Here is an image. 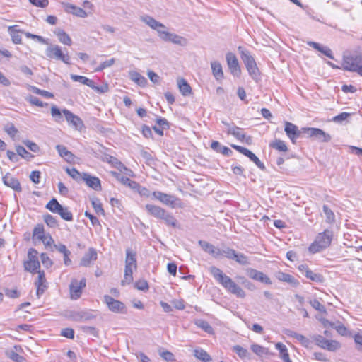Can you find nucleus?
<instances>
[{
  "label": "nucleus",
  "mask_w": 362,
  "mask_h": 362,
  "mask_svg": "<svg viewBox=\"0 0 362 362\" xmlns=\"http://www.w3.org/2000/svg\"><path fill=\"white\" fill-rule=\"evenodd\" d=\"M276 276L279 281L286 282L292 286L296 287L299 285V281L289 274L279 272Z\"/></svg>",
  "instance_id": "obj_27"
},
{
  "label": "nucleus",
  "mask_w": 362,
  "mask_h": 362,
  "mask_svg": "<svg viewBox=\"0 0 362 362\" xmlns=\"http://www.w3.org/2000/svg\"><path fill=\"white\" fill-rule=\"evenodd\" d=\"M44 221L49 227L55 228L57 226V221L55 217L50 214H46L44 216Z\"/></svg>",
  "instance_id": "obj_61"
},
{
  "label": "nucleus",
  "mask_w": 362,
  "mask_h": 362,
  "mask_svg": "<svg viewBox=\"0 0 362 362\" xmlns=\"http://www.w3.org/2000/svg\"><path fill=\"white\" fill-rule=\"evenodd\" d=\"M86 286V279L83 278L81 281L73 279L70 284L71 298L76 300L79 298L82 293V289Z\"/></svg>",
  "instance_id": "obj_14"
},
{
  "label": "nucleus",
  "mask_w": 362,
  "mask_h": 362,
  "mask_svg": "<svg viewBox=\"0 0 362 362\" xmlns=\"http://www.w3.org/2000/svg\"><path fill=\"white\" fill-rule=\"evenodd\" d=\"M226 58L230 73L234 76H239L241 70L236 56L233 53L228 52L226 54Z\"/></svg>",
  "instance_id": "obj_16"
},
{
  "label": "nucleus",
  "mask_w": 362,
  "mask_h": 362,
  "mask_svg": "<svg viewBox=\"0 0 362 362\" xmlns=\"http://www.w3.org/2000/svg\"><path fill=\"white\" fill-rule=\"evenodd\" d=\"M310 304L315 310L322 313H327V310L325 307L323 305H322L317 299H313L310 300Z\"/></svg>",
  "instance_id": "obj_58"
},
{
  "label": "nucleus",
  "mask_w": 362,
  "mask_h": 362,
  "mask_svg": "<svg viewBox=\"0 0 362 362\" xmlns=\"http://www.w3.org/2000/svg\"><path fill=\"white\" fill-rule=\"evenodd\" d=\"M164 41L170 42L175 45L180 46H186L187 45V40L186 38L170 32Z\"/></svg>",
  "instance_id": "obj_29"
},
{
  "label": "nucleus",
  "mask_w": 362,
  "mask_h": 362,
  "mask_svg": "<svg viewBox=\"0 0 362 362\" xmlns=\"http://www.w3.org/2000/svg\"><path fill=\"white\" fill-rule=\"evenodd\" d=\"M242 132V129L235 125L229 127V128L227 129V133L228 134L233 135L237 139H238V137H240V135L241 134Z\"/></svg>",
  "instance_id": "obj_62"
},
{
  "label": "nucleus",
  "mask_w": 362,
  "mask_h": 362,
  "mask_svg": "<svg viewBox=\"0 0 362 362\" xmlns=\"http://www.w3.org/2000/svg\"><path fill=\"white\" fill-rule=\"evenodd\" d=\"M129 78L140 86H145L147 83L146 78L136 71L129 72Z\"/></svg>",
  "instance_id": "obj_39"
},
{
  "label": "nucleus",
  "mask_w": 362,
  "mask_h": 362,
  "mask_svg": "<svg viewBox=\"0 0 362 362\" xmlns=\"http://www.w3.org/2000/svg\"><path fill=\"white\" fill-rule=\"evenodd\" d=\"M3 182L7 187H11L14 191L21 192L22 188L21 183L18 180L14 177H12L10 173H7L2 178Z\"/></svg>",
  "instance_id": "obj_23"
},
{
  "label": "nucleus",
  "mask_w": 362,
  "mask_h": 362,
  "mask_svg": "<svg viewBox=\"0 0 362 362\" xmlns=\"http://www.w3.org/2000/svg\"><path fill=\"white\" fill-rule=\"evenodd\" d=\"M250 349L256 355L259 357L267 355L269 354L268 349L257 344H252L250 346Z\"/></svg>",
  "instance_id": "obj_43"
},
{
  "label": "nucleus",
  "mask_w": 362,
  "mask_h": 362,
  "mask_svg": "<svg viewBox=\"0 0 362 362\" xmlns=\"http://www.w3.org/2000/svg\"><path fill=\"white\" fill-rule=\"evenodd\" d=\"M92 206L95 210V211L98 214H101L105 216V211L103 208L102 204L100 203L98 199H95L91 201Z\"/></svg>",
  "instance_id": "obj_57"
},
{
  "label": "nucleus",
  "mask_w": 362,
  "mask_h": 362,
  "mask_svg": "<svg viewBox=\"0 0 362 362\" xmlns=\"http://www.w3.org/2000/svg\"><path fill=\"white\" fill-rule=\"evenodd\" d=\"M322 210L325 215L326 222L328 223H333L335 221V215L332 210H331L327 205H323Z\"/></svg>",
  "instance_id": "obj_46"
},
{
  "label": "nucleus",
  "mask_w": 362,
  "mask_h": 362,
  "mask_svg": "<svg viewBox=\"0 0 362 362\" xmlns=\"http://www.w3.org/2000/svg\"><path fill=\"white\" fill-rule=\"evenodd\" d=\"M195 324L197 325V327H199V328H201L202 329H203L204 331L209 334L212 333L214 331L212 327L206 320H198L196 321Z\"/></svg>",
  "instance_id": "obj_50"
},
{
  "label": "nucleus",
  "mask_w": 362,
  "mask_h": 362,
  "mask_svg": "<svg viewBox=\"0 0 362 362\" xmlns=\"http://www.w3.org/2000/svg\"><path fill=\"white\" fill-rule=\"evenodd\" d=\"M198 243L204 252L209 253L215 259H221L220 248L205 240H199Z\"/></svg>",
  "instance_id": "obj_20"
},
{
  "label": "nucleus",
  "mask_w": 362,
  "mask_h": 362,
  "mask_svg": "<svg viewBox=\"0 0 362 362\" xmlns=\"http://www.w3.org/2000/svg\"><path fill=\"white\" fill-rule=\"evenodd\" d=\"M245 156H247V158H250V160L254 162L259 169H265L264 163L251 151L248 150V151L245 154Z\"/></svg>",
  "instance_id": "obj_49"
},
{
  "label": "nucleus",
  "mask_w": 362,
  "mask_h": 362,
  "mask_svg": "<svg viewBox=\"0 0 362 362\" xmlns=\"http://www.w3.org/2000/svg\"><path fill=\"white\" fill-rule=\"evenodd\" d=\"M18 25H12L8 28V32L11 37L12 42L16 45L21 44L22 39L21 33H23V31L16 28Z\"/></svg>",
  "instance_id": "obj_28"
},
{
  "label": "nucleus",
  "mask_w": 362,
  "mask_h": 362,
  "mask_svg": "<svg viewBox=\"0 0 362 362\" xmlns=\"http://www.w3.org/2000/svg\"><path fill=\"white\" fill-rule=\"evenodd\" d=\"M236 252H237L234 249L226 246L220 249L221 258L224 257L230 260H234Z\"/></svg>",
  "instance_id": "obj_41"
},
{
  "label": "nucleus",
  "mask_w": 362,
  "mask_h": 362,
  "mask_svg": "<svg viewBox=\"0 0 362 362\" xmlns=\"http://www.w3.org/2000/svg\"><path fill=\"white\" fill-rule=\"evenodd\" d=\"M177 86L182 95L187 96L191 94L192 88L185 79L182 78H178Z\"/></svg>",
  "instance_id": "obj_37"
},
{
  "label": "nucleus",
  "mask_w": 362,
  "mask_h": 362,
  "mask_svg": "<svg viewBox=\"0 0 362 362\" xmlns=\"http://www.w3.org/2000/svg\"><path fill=\"white\" fill-rule=\"evenodd\" d=\"M125 266L135 269L137 267L136 253L129 248L126 250Z\"/></svg>",
  "instance_id": "obj_35"
},
{
  "label": "nucleus",
  "mask_w": 362,
  "mask_h": 362,
  "mask_svg": "<svg viewBox=\"0 0 362 362\" xmlns=\"http://www.w3.org/2000/svg\"><path fill=\"white\" fill-rule=\"evenodd\" d=\"M304 134L312 139L319 142H329L332 140V136L326 133L322 129L315 127H303Z\"/></svg>",
  "instance_id": "obj_8"
},
{
  "label": "nucleus",
  "mask_w": 362,
  "mask_h": 362,
  "mask_svg": "<svg viewBox=\"0 0 362 362\" xmlns=\"http://www.w3.org/2000/svg\"><path fill=\"white\" fill-rule=\"evenodd\" d=\"M62 112L69 124L74 127L76 129L80 130L83 127V122L78 116L67 109H64Z\"/></svg>",
  "instance_id": "obj_17"
},
{
  "label": "nucleus",
  "mask_w": 362,
  "mask_h": 362,
  "mask_svg": "<svg viewBox=\"0 0 362 362\" xmlns=\"http://www.w3.org/2000/svg\"><path fill=\"white\" fill-rule=\"evenodd\" d=\"M104 302L107 304L108 309L112 313L122 314L127 313V308L125 305L122 302L115 299L110 296L105 295L104 296Z\"/></svg>",
  "instance_id": "obj_11"
},
{
  "label": "nucleus",
  "mask_w": 362,
  "mask_h": 362,
  "mask_svg": "<svg viewBox=\"0 0 362 362\" xmlns=\"http://www.w3.org/2000/svg\"><path fill=\"white\" fill-rule=\"evenodd\" d=\"M65 10L68 13H73L74 15L81 18H85L87 16L86 12L83 8H78L73 4H66Z\"/></svg>",
  "instance_id": "obj_33"
},
{
  "label": "nucleus",
  "mask_w": 362,
  "mask_h": 362,
  "mask_svg": "<svg viewBox=\"0 0 362 362\" xmlns=\"http://www.w3.org/2000/svg\"><path fill=\"white\" fill-rule=\"evenodd\" d=\"M26 100L29 102L30 104L37 107H44L48 105L47 103L41 101L38 98L33 96L32 95H28L26 98Z\"/></svg>",
  "instance_id": "obj_54"
},
{
  "label": "nucleus",
  "mask_w": 362,
  "mask_h": 362,
  "mask_svg": "<svg viewBox=\"0 0 362 362\" xmlns=\"http://www.w3.org/2000/svg\"><path fill=\"white\" fill-rule=\"evenodd\" d=\"M211 274L229 293L238 298H244L245 292L228 276L223 274L221 269L214 266L209 269Z\"/></svg>",
  "instance_id": "obj_2"
},
{
  "label": "nucleus",
  "mask_w": 362,
  "mask_h": 362,
  "mask_svg": "<svg viewBox=\"0 0 362 362\" xmlns=\"http://www.w3.org/2000/svg\"><path fill=\"white\" fill-rule=\"evenodd\" d=\"M56 149L59 153V156L64 158L66 161H73L74 158V155L71 151H69L66 146L59 144L56 146Z\"/></svg>",
  "instance_id": "obj_32"
},
{
  "label": "nucleus",
  "mask_w": 362,
  "mask_h": 362,
  "mask_svg": "<svg viewBox=\"0 0 362 362\" xmlns=\"http://www.w3.org/2000/svg\"><path fill=\"white\" fill-rule=\"evenodd\" d=\"M54 33L58 37L59 41L68 46H71L72 44V40L69 35L62 29L57 28L54 31Z\"/></svg>",
  "instance_id": "obj_31"
},
{
  "label": "nucleus",
  "mask_w": 362,
  "mask_h": 362,
  "mask_svg": "<svg viewBox=\"0 0 362 362\" xmlns=\"http://www.w3.org/2000/svg\"><path fill=\"white\" fill-rule=\"evenodd\" d=\"M152 195L153 198L172 208H175L177 206V202L179 201L174 195L165 194L160 191L153 192Z\"/></svg>",
  "instance_id": "obj_15"
},
{
  "label": "nucleus",
  "mask_w": 362,
  "mask_h": 362,
  "mask_svg": "<svg viewBox=\"0 0 362 362\" xmlns=\"http://www.w3.org/2000/svg\"><path fill=\"white\" fill-rule=\"evenodd\" d=\"M160 219L163 220L165 224L168 226H171L174 228L177 226V220L170 213H168L167 211L164 213V215L162 216Z\"/></svg>",
  "instance_id": "obj_45"
},
{
  "label": "nucleus",
  "mask_w": 362,
  "mask_h": 362,
  "mask_svg": "<svg viewBox=\"0 0 362 362\" xmlns=\"http://www.w3.org/2000/svg\"><path fill=\"white\" fill-rule=\"evenodd\" d=\"M211 148L217 153H221L223 156H230L233 151L228 147L222 146L218 141H213L211 144Z\"/></svg>",
  "instance_id": "obj_30"
},
{
  "label": "nucleus",
  "mask_w": 362,
  "mask_h": 362,
  "mask_svg": "<svg viewBox=\"0 0 362 362\" xmlns=\"http://www.w3.org/2000/svg\"><path fill=\"white\" fill-rule=\"evenodd\" d=\"M71 78L74 81L81 83L82 84L86 85L88 87L92 86V83L93 81V80L89 79L88 78H87L86 76L74 75V74L71 75Z\"/></svg>",
  "instance_id": "obj_47"
},
{
  "label": "nucleus",
  "mask_w": 362,
  "mask_h": 362,
  "mask_svg": "<svg viewBox=\"0 0 362 362\" xmlns=\"http://www.w3.org/2000/svg\"><path fill=\"white\" fill-rule=\"evenodd\" d=\"M194 356L199 360L203 362H211L212 358L210 355L204 349H195L194 351Z\"/></svg>",
  "instance_id": "obj_40"
},
{
  "label": "nucleus",
  "mask_w": 362,
  "mask_h": 362,
  "mask_svg": "<svg viewBox=\"0 0 362 362\" xmlns=\"http://www.w3.org/2000/svg\"><path fill=\"white\" fill-rule=\"evenodd\" d=\"M82 179L86 184L93 189L95 191H100L102 189L100 180L98 177L91 176L88 173H83Z\"/></svg>",
  "instance_id": "obj_21"
},
{
  "label": "nucleus",
  "mask_w": 362,
  "mask_h": 362,
  "mask_svg": "<svg viewBox=\"0 0 362 362\" xmlns=\"http://www.w3.org/2000/svg\"><path fill=\"white\" fill-rule=\"evenodd\" d=\"M38 277L37 280L35 282V285L37 286V295L40 296L42 295L47 288L46 285V278L45 276V272L43 271H38Z\"/></svg>",
  "instance_id": "obj_25"
},
{
  "label": "nucleus",
  "mask_w": 362,
  "mask_h": 362,
  "mask_svg": "<svg viewBox=\"0 0 362 362\" xmlns=\"http://www.w3.org/2000/svg\"><path fill=\"white\" fill-rule=\"evenodd\" d=\"M310 360H316L321 362H328L329 359L327 358L326 355L322 352H314L310 357Z\"/></svg>",
  "instance_id": "obj_63"
},
{
  "label": "nucleus",
  "mask_w": 362,
  "mask_h": 362,
  "mask_svg": "<svg viewBox=\"0 0 362 362\" xmlns=\"http://www.w3.org/2000/svg\"><path fill=\"white\" fill-rule=\"evenodd\" d=\"M284 124V131L286 134L291 139L293 144L296 143V140L297 139L303 136V134H304L303 128L298 129L296 125L289 122H285Z\"/></svg>",
  "instance_id": "obj_12"
},
{
  "label": "nucleus",
  "mask_w": 362,
  "mask_h": 362,
  "mask_svg": "<svg viewBox=\"0 0 362 362\" xmlns=\"http://www.w3.org/2000/svg\"><path fill=\"white\" fill-rule=\"evenodd\" d=\"M111 175L115 177L119 182H120L124 185L129 187L132 189H139L140 187L139 184L136 181L130 180L129 177H124L121 175L119 173H117L115 171H111Z\"/></svg>",
  "instance_id": "obj_22"
},
{
  "label": "nucleus",
  "mask_w": 362,
  "mask_h": 362,
  "mask_svg": "<svg viewBox=\"0 0 362 362\" xmlns=\"http://www.w3.org/2000/svg\"><path fill=\"white\" fill-rule=\"evenodd\" d=\"M16 150L18 155L26 159L27 160H30L31 158L34 157V156L29 153L28 151H27L23 146H16Z\"/></svg>",
  "instance_id": "obj_53"
},
{
  "label": "nucleus",
  "mask_w": 362,
  "mask_h": 362,
  "mask_svg": "<svg viewBox=\"0 0 362 362\" xmlns=\"http://www.w3.org/2000/svg\"><path fill=\"white\" fill-rule=\"evenodd\" d=\"M313 340L317 346L329 351H335L341 348V344L339 341L327 339L322 335L313 336Z\"/></svg>",
  "instance_id": "obj_10"
},
{
  "label": "nucleus",
  "mask_w": 362,
  "mask_h": 362,
  "mask_svg": "<svg viewBox=\"0 0 362 362\" xmlns=\"http://www.w3.org/2000/svg\"><path fill=\"white\" fill-rule=\"evenodd\" d=\"M23 266L25 271H28L30 273H37L39 271V268L40 267V264L39 261L35 260H27L23 263Z\"/></svg>",
  "instance_id": "obj_38"
},
{
  "label": "nucleus",
  "mask_w": 362,
  "mask_h": 362,
  "mask_svg": "<svg viewBox=\"0 0 362 362\" xmlns=\"http://www.w3.org/2000/svg\"><path fill=\"white\" fill-rule=\"evenodd\" d=\"M30 88L31 90H33V93H36V94H38V95H40L42 96H44L47 98H52L54 97V95L53 93L49 92V91H47V90H41L35 86H30Z\"/></svg>",
  "instance_id": "obj_60"
},
{
  "label": "nucleus",
  "mask_w": 362,
  "mask_h": 362,
  "mask_svg": "<svg viewBox=\"0 0 362 362\" xmlns=\"http://www.w3.org/2000/svg\"><path fill=\"white\" fill-rule=\"evenodd\" d=\"M307 44L308 46L320 52L321 53H322L323 54H325V56L329 57V59H334V55L332 54V51L328 47L323 46V45H320V43L313 42V41H309L307 42Z\"/></svg>",
  "instance_id": "obj_24"
},
{
  "label": "nucleus",
  "mask_w": 362,
  "mask_h": 362,
  "mask_svg": "<svg viewBox=\"0 0 362 362\" xmlns=\"http://www.w3.org/2000/svg\"><path fill=\"white\" fill-rule=\"evenodd\" d=\"M332 236V231L329 230H325L323 233H319L315 241L309 246V252L315 254L326 249L330 245Z\"/></svg>",
  "instance_id": "obj_3"
},
{
  "label": "nucleus",
  "mask_w": 362,
  "mask_h": 362,
  "mask_svg": "<svg viewBox=\"0 0 362 362\" xmlns=\"http://www.w3.org/2000/svg\"><path fill=\"white\" fill-rule=\"evenodd\" d=\"M98 258V253L95 248L90 247L87 252L84 254L80 261V266L88 267Z\"/></svg>",
  "instance_id": "obj_19"
},
{
  "label": "nucleus",
  "mask_w": 362,
  "mask_h": 362,
  "mask_svg": "<svg viewBox=\"0 0 362 362\" xmlns=\"http://www.w3.org/2000/svg\"><path fill=\"white\" fill-rule=\"evenodd\" d=\"M361 63L362 55H344L342 68L346 71L357 73L361 66Z\"/></svg>",
  "instance_id": "obj_9"
},
{
  "label": "nucleus",
  "mask_w": 362,
  "mask_h": 362,
  "mask_svg": "<svg viewBox=\"0 0 362 362\" xmlns=\"http://www.w3.org/2000/svg\"><path fill=\"white\" fill-rule=\"evenodd\" d=\"M145 209L146 211L150 214L151 216L160 219L162 216L164 215V213L166 211L164 209L161 208L160 206L147 204L145 206Z\"/></svg>",
  "instance_id": "obj_26"
},
{
  "label": "nucleus",
  "mask_w": 362,
  "mask_h": 362,
  "mask_svg": "<svg viewBox=\"0 0 362 362\" xmlns=\"http://www.w3.org/2000/svg\"><path fill=\"white\" fill-rule=\"evenodd\" d=\"M141 20L142 22L148 25L151 29L156 30L158 37L162 40L164 41L165 40L169 32L168 31L167 27L164 24L148 15L141 16Z\"/></svg>",
  "instance_id": "obj_7"
},
{
  "label": "nucleus",
  "mask_w": 362,
  "mask_h": 362,
  "mask_svg": "<svg viewBox=\"0 0 362 362\" xmlns=\"http://www.w3.org/2000/svg\"><path fill=\"white\" fill-rule=\"evenodd\" d=\"M234 261L241 265H248L250 264L249 257L241 252H236Z\"/></svg>",
  "instance_id": "obj_51"
},
{
  "label": "nucleus",
  "mask_w": 362,
  "mask_h": 362,
  "mask_svg": "<svg viewBox=\"0 0 362 362\" xmlns=\"http://www.w3.org/2000/svg\"><path fill=\"white\" fill-rule=\"evenodd\" d=\"M45 207L51 212L58 214L61 218L65 221H71L73 220L72 213L67 207H64L61 205L55 198H52L46 204Z\"/></svg>",
  "instance_id": "obj_6"
},
{
  "label": "nucleus",
  "mask_w": 362,
  "mask_h": 362,
  "mask_svg": "<svg viewBox=\"0 0 362 362\" xmlns=\"http://www.w3.org/2000/svg\"><path fill=\"white\" fill-rule=\"evenodd\" d=\"M233 350L240 358H245L248 357V351L239 345L234 346L233 347Z\"/></svg>",
  "instance_id": "obj_55"
},
{
  "label": "nucleus",
  "mask_w": 362,
  "mask_h": 362,
  "mask_svg": "<svg viewBox=\"0 0 362 362\" xmlns=\"http://www.w3.org/2000/svg\"><path fill=\"white\" fill-rule=\"evenodd\" d=\"M133 281V272H132V267H129L128 266H125L124 269V280L122 281V284L124 285V284L126 282L127 284H130Z\"/></svg>",
  "instance_id": "obj_52"
},
{
  "label": "nucleus",
  "mask_w": 362,
  "mask_h": 362,
  "mask_svg": "<svg viewBox=\"0 0 362 362\" xmlns=\"http://www.w3.org/2000/svg\"><path fill=\"white\" fill-rule=\"evenodd\" d=\"M238 51L250 76L257 81L259 76V71L253 57L248 50L240 46L238 47Z\"/></svg>",
  "instance_id": "obj_4"
},
{
  "label": "nucleus",
  "mask_w": 362,
  "mask_h": 362,
  "mask_svg": "<svg viewBox=\"0 0 362 362\" xmlns=\"http://www.w3.org/2000/svg\"><path fill=\"white\" fill-rule=\"evenodd\" d=\"M275 347L277 350H279L280 354L279 356L284 362H292V361L290 359L288 349L286 345L281 342H278L275 344Z\"/></svg>",
  "instance_id": "obj_36"
},
{
  "label": "nucleus",
  "mask_w": 362,
  "mask_h": 362,
  "mask_svg": "<svg viewBox=\"0 0 362 362\" xmlns=\"http://www.w3.org/2000/svg\"><path fill=\"white\" fill-rule=\"evenodd\" d=\"M246 274L250 278L254 280L264 283L268 285L272 284V281L267 275L257 269L247 268L246 269Z\"/></svg>",
  "instance_id": "obj_18"
},
{
  "label": "nucleus",
  "mask_w": 362,
  "mask_h": 362,
  "mask_svg": "<svg viewBox=\"0 0 362 362\" xmlns=\"http://www.w3.org/2000/svg\"><path fill=\"white\" fill-rule=\"evenodd\" d=\"M160 356L167 362L175 361V358L173 354L168 351H159Z\"/></svg>",
  "instance_id": "obj_59"
},
{
  "label": "nucleus",
  "mask_w": 362,
  "mask_h": 362,
  "mask_svg": "<svg viewBox=\"0 0 362 362\" xmlns=\"http://www.w3.org/2000/svg\"><path fill=\"white\" fill-rule=\"evenodd\" d=\"M45 54L49 59L62 61L66 64H71V59L67 52V49L64 50L58 45H49L46 48Z\"/></svg>",
  "instance_id": "obj_5"
},
{
  "label": "nucleus",
  "mask_w": 362,
  "mask_h": 362,
  "mask_svg": "<svg viewBox=\"0 0 362 362\" xmlns=\"http://www.w3.org/2000/svg\"><path fill=\"white\" fill-rule=\"evenodd\" d=\"M135 288H136L139 291H146L148 290L149 286L147 281L144 279H140L136 281Z\"/></svg>",
  "instance_id": "obj_64"
},
{
  "label": "nucleus",
  "mask_w": 362,
  "mask_h": 362,
  "mask_svg": "<svg viewBox=\"0 0 362 362\" xmlns=\"http://www.w3.org/2000/svg\"><path fill=\"white\" fill-rule=\"evenodd\" d=\"M33 238H36L38 240H42L45 238V229L42 224H37L33 229Z\"/></svg>",
  "instance_id": "obj_48"
},
{
  "label": "nucleus",
  "mask_w": 362,
  "mask_h": 362,
  "mask_svg": "<svg viewBox=\"0 0 362 362\" xmlns=\"http://www.w3.org/2000/svg\"><path fill=\"white\" fill-rule=\"evenodd\" d=\"M7 356L15 362H25V358L13 350L6 352Z\"/></svg>",
  "instance_id": "obj_56"
},
{
  "label": "nucleus",
  "mask_w": 362,
  "mask_h": 362,
  "mask_svg": "<svg viewBox=\"0 0 362 362\" xmlns=\"http://www.w3.org/2000/svg\"><path fill=\"white\" fill-rule=\"evenodd\" d=\"M212 74L216 80H221L223 78V71L220 62L217 61L211 62Z\"/></svg>",
  "instance_id": "obj_34"
},
{
  "label": "nucleus",
  "mask_w": 362,
  "mask_h": 362,
  "mask_svg": "<svg viewBox=\"0 0 362 362\" xmlns=\"http://www.w3.org/2000/svg\"><path fill=\"white\" fill-rule=\"evenodd\" d=\"M299 272L305 275V276L311 280L312 281L317 283H322L324 281L323 276L320 273H316L312 271L306 264H300L298 267Z\"/></svg>",
  "instance_id": "obj_13"
},
{
  "label": "nucleus",
  "mask_w": 362,
  "mask_h": 362,
  "mask_svg": "<svg viewBox=\"0 0 362 362\" xmlns=\"http://www.w3.org/2000/svg\"><path fill=\"white\" fill-rule=\"evenodd\" d=\"M97 317L96 311L93 310H81L82 322H88L95 319Z\"/></svg>",
  "instance_id": "obj_44"
},
{
  "label": "nucleus",
  "mask_w": 362,
  "mask_h": 362,
  "mask_svg": "<svg viewBox=\"0 0 362 362\" xmlns=\"http://www.w3.org/2000/svg\"><path fill=\"white\" fill-rule=\"evenodd\" d=\"M269 146L279 151L286 152L288 151V147L286 143L280 139H275L269 144Z\"/></svg>",
  "instance_id": "obj_42"
},
{
  "label": "nucleus",
  "mask_w": 362,
  "mask_h": 362,
  "mask_svg": "<svg viewBox=\"0 0 362 362\" xmlns=\"http://www.w3.org/2000/svg\"><path fill=\"white\" fill-rule=\"evenodd\" d=\"M211 274L229 293L238 298H244L245 292L228 276L223 274L221 269L214 266L209 269Z\"/></svg>",
  "instance_id": "obj_1"
}]
</instances>
